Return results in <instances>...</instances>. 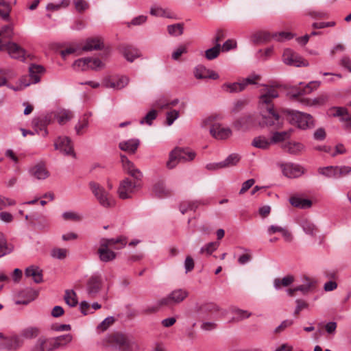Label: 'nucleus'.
Segmentation results:
<instances>
[{
  "label": "nucleus",
  "instance_id": "c9c22d12",
  "mask_svg": "<svg viewBox=\"0 0 351 351\" xmlns=\"http://www.w3.org/2000/svg\"><path fill=\"white\" fill-rule=\"evenodd\" d=\"M71 3V0H60L56 3H49L46 5V10L48 11L56 12L61 9L67 8Z\"/></svg>",
  "mask_w": 351,
  "mask_h": 351
},
{
  "label": "nucleus",
  "instance_id": "c756f323",
  "mask_svg": "<svg viewBox=\"0 0 351 351\" xmlns=\"http://www.w3.org/2000/svg\"><path fill=\"white\" fill-rule=\"evenodd\" d=\"M45 71L43 66L37 64H31L29 67V77L33 84L38 83L40 80V74Z\"/></svg>",
  "mask_w": 351,
  "mask_h": 351
},
{
  "label": "nucleus",
  "instance_id": "9d476101",
  "mask_svg": "<svg viewBox=\"0 0 351 351\" xmlns=\"http://www.w3.org/2000/svg\"><path fill=\"white\" fill-rule=\"evenodd\" d=\"M260 79V75L252 74L239 82L224 83L221 86V89L223 92L228 93H239L243 90L247 85L256 84Z\"/></svg>",
  "mask_w": 351,
  "mask_h": 351
},
{
  "label": "nucleus",
  "instance_id": "a211bd4d",
  "mask_svg": "<svg viewBox=\"0 0 351 351\" xmlns=\"http://www.w3.org/2000/svg\"><path fill=\"white\" fill-rule=\"evenodd\" d=\"M297 223L302 228L304 233L311 237H316L318 229L314 223L306 217H301L298 219Z\"/></svg>",
  "mask_w": 351,
  "mask_h": 351
},
{
  "label": "nucleus",
  "instance_id": "c85d7f7f",
  "mask_svg": "<svg viewBox=\"0 0 351 351\" xmlns=\"http://www.w3.org/2000/svg\"><path fill=\"white\" fill-rule=\"evenodd\" d=\"M139 143L140 142L138 139L132 138L120 142L119 147L123 151L130 153H134L137 149Z\"/></svg>",
  "mask_w": 351,
  "mask_h": 351
},
{
  "label": "nucleus",
  "instance_id": "b1692460",
  "mask_svg": "<svg viewBox=\"0 0 351 351\" xmlns=\"http://www.w3.org/2000/svg\"><path fill=\"white\" fill-rule=\"evenodd\" d=\"M121 50L125 58L130 62L141 56L140 51L132 45H123Z\"/></svg>",
  "mask_w": 351,
  "mask_h": 351
},
{
  "label": "nucleus",
  "instance_id": "680f3d73",
  "mask_svg": "<svg viewBox=\"0 0 351 351\" xmlns=\"http://www.w3.org/2000/svg\"><path fill=\"white\" fill-rule=\"evenodd\" d=\"M114 322L113 317H108L104 319L97 327V330L99 332L106 330Z\"/></svg>",
  "mask_w": 351,
  "mask_h": 351
},
{
  "label": "nucleus",
  "instance_id": "393cba45",
  "mask_svg": "<svg viewBox=\"0 0 351 351\" xmlns=\"http://www.w3.org/2000/svg\"><path fill=\"white\" fill-rule=\"evenodd\" d=\"M79 44L81 45V54L84 51L97 50L103 47V43L99 38H88L84 43Z\"/></svg>",
  "mask_w": 351,
  "mask_h": 351
},
{
  "label": "nucleus",
  "instance_id": "5701e85b",
  "mask_svg": "<svg viewBox=\"0 0 351 351\" xmlns=\"http://www.w3.org/2000/svg\"><path fill=\"white\" fill-rule=\"evenodd\" d=\"M91 115V112H88L80 118L74 127L77 135L82 136L86 132L90 125L89 117Z\"/></svg>",
  "mask_w": 351,
  "mask_h": 351
},
{
  "label": "nucleus",
  "instance_id": "cd10ccee",
  "mask_svg": "<svg viewBox=\"0 0 351 351\" xmlns=\"http://www.w3.org/2000/svg\"><path fill=\"white\" fill-rule=\"evenodd\" d=\"M26 277H29L33 279L36 283H40L43 281L42 270L34 265H31L25 269Z\"/></svg>",
  "mask_w": 351,
  "mask_h": 351
},
{
  "label": "nucleus",
  "instance_id": "412c9836",
  "mask_svg": "<svg viewBox=\"0 0 351 351\" xmlns=\"http://www.w3.org/2000/svg\"><path fill=\"white\" fill-rule=\"evenodd\" d=\"M7 51L11 58L14 59L24 60L25 51L23 48L14 43H5V48L2 51Z\"/></svg>",
  "mask_w": 351,
  "mask_h": 351
},
{
  "label": "nucleus",
  "instance_id": "6e6552de",
  "mask_svg": "<svg viewBox=\"0 0 351 351\" xmlns=\"http://www.w3.org/2000/svg\"><path fill=\"white\" fill-rule=\"evenodd\" d=\"M285 113L289 122L298 128L306 130L314 126L313 118L309 114L293 110H287Z\"/></svg>",
  "mask_w": 351,
  "mask_h": 351
},
{
  "label": "nucleus",
  "instance_id": "de8ad7c7",
  "mask_svg": "<svg viewBox=\"0 0 351 351\" xmlns=\"http://www.w3.org/2000/svg\"><path fill=\"white\" fill-rule=\"evenodd\" d=\"M90 58H80L74 62L73 67L77 71H86L88 69Z\"/></svg>",
  "mask_w": 351,
  "mask_h": 351
},
{
  "label": "nucleus",
  "instance_id": "0e129e2a",
  "mask_svg": "<svg viewBox=\"0 0 351 351\" xmlns=\"http://www.w3.org/2000/svg\"><path fill=\"white\" fill-rule=\"evenodd\" d=\"M12 250L7 246L5 239L0 232V258L9 254Z\"/></svg>",
  "mask_w": 351,
  "mask_h": 351
},
{
  "label": "nucleus",
  "instance_id": "2eb2a0df",
  "mask_svg": "<svg viewBox=\"0 0 351 351\" xmlns=\"http://www.w3.org/2000/svg\"><path fill=\"white\" fill-rule=\"evenodd\" d=\"M130 78L126 75H118L113 77H106L104 80V85L106 88L115 90H121L129 84Z\"/></svg>",
  "mask_w": 351,
  "mask_h": 351
},
{
  "label": "nucleus",
  "instance_id": "3c124183",
  "mask_svg": "<svg viewBox=\"0 0 351 351\" xmlns=\"http://www.w3.org/2000/svg\"><path fill=\"white\" fill-rule=\"evenodd\" d=\"M150 14L158 17L170 18L171 15L167 10L160 6H152L150 9Z\"/></svg>",
  "mask_w": 351,
  "mask_h": 351
},
{
  "label": "nucleus",
  "instance_id": "f03ea898",
  "mask_svg": "<svg viewBox=\"0 0 351 351\" xmlns=\"http://www.w3.org/2000/svg\"><path fill=\"white\" fill-rule=\"evenodd\" d=\"M121 159L125 171L134 179L132 180L126 178L121 180L119 184L117 189L119 197L121 199H127L131 198L140 187L139 181L141 180L143 175L140 170L136 169L125 156H121Z\"/></svg>",
  "mask_w": 351,
  "mask_h": 351
},
{
  "label": "nucleus",
  "instance_id": "ddd939ff",
  "mask_svg": "<svg viewBox=\"0 0 351 351\" xmlns=\"http://www.w3.org/2000/svg\"><path fill=\"white\" fill-rule=\"evenodd\" d=\"M54 147L64 155L75 157L72 141L68 136H59L54 142Z\"/></svg>",
  "mask_w": 351,
  "mask_h": 351
},
{
  "label": "nucleus",
  "instance_id": "7c9ffc66",
  "mask_svg": "<svg viewBox=\"0 0 351 351\" xmlns=\"http://www.w3.org/2000/svg\"><path fill=\"white\" fill-rule=\"evenodd\" d=\"M152 191L158 197H165L170 194V190L165 186L163 181L158 180L153 186Z\"/></svg>",
  "mask_w": 351,
  "mask_h": 351
},
{
  "label": "nucleus",
  "instance_id": "4468645a",
  "mask_svg": "<svg viewBox=\"0 0 351 351\" xmlns=\"http://www.w3.org/2000/svg\"><path fill=\"white\" fill-rule=\"evenodd\" d=\"M219 310V306L213 303L196 304L191 316L199 319H203L207 318L209 312L218 311Z\"/></svg>",
  "mask_w": 351,
  "mask_h": 351
},
{
  "label": "nucleus",
  "instance_id": "79ce46f5",
  "mask_svg": "<svg viewBox=\"0 0 351 351\" xmlns=\"http://www.w3.org/2000/svg\"><path fill=\"white\" fill-rule=\"evenodd\" d=\"M337 166H328L326 167H321L318 169L319 173L328 177L337 178Z\"/></svg>",
  "mask_w": 351,
  "mask_h": 351
},
{
  "label": "nucleus",
  "instance_id": "052dcab7",
  "mask_svg": "<svg viewBox=\"0 0 351 351\" xmlns=\"http://www.w3.org/2000/svg\"><path fill=\"white\" fill-rule=\"evenodd\" d=\"M73 3L76 11L79 13L85 12L90 7L89 3L86 0H73Z\"/></svg>",
  "mask_w": 351,
  "mask_h": 351
},
{
  "label": "nucleus",
  "instance_id": "2f4dec72",
  "mask_svg": "<svg viewBox=\"0 0 351 351\" xmlns=\"http://www.w3.org/2000/svg\"><path fill=\"white\" fill-rule=\"evenodd\" d=\"M13 34V25L12 24L3 26L0 29V50L5 48V38H10Z\"/></svg>",
  "mask_w": 351,
  "mask_h": 351
},
{
  "label": "nucleus",
  "instance_id": "e433bc0d",
  "mask_svg": "<svg viewBox=\"0 0 351 351\" xmlns=\"http://www.w3.org/2000/svg\"><path fill=\"white\" fill-rule=\"evenodd\" d=\"M72 335L70 334L63 335L56 338H53V347L57 349L68 344L72 341Z\"/></svg>",
  "mask_w": 351,
  "mask_h": 351
},
{
  "label": "nucleus",
  "instance_id": "4c0bfd02",
  "mask_svg": "<svg viewBox=\"0 0 351 351\" xmlns=\"http://www.w3.org/2000/svg\"><path fill=\"white\" fill-rule=\"evenodd\" d=\"M315 287V282L311 279L306 278L303 285L296 287L298 291L306 294L313 291Z\"/></svg>",
  "mask_w": 351,
  "mask_h": 351
},
{
  "label": "nucleus",
  "instance_id": "49530a36",
  "mask_svg": "<svg viewBox=\"0 0 351 351\" xmlns=\"http://www.w3.org/2000/svg\"><path fill=\"white\" fill-rule=\"evenodd\" d=\"M220 51L221 45L217 43L213 47L210 48L205 51V57L208 60H214L218 57Z\"/></svg>",
  "mask_w": 351,
  "mask_h": 351
},
{
  "label": "nucleus",
  "instance_id": "c03bdc74",
  "mask_svg": "<svg viewBox=\"0 0 351 351\" xmlns=\"http://www.w3.org/2000/svg\"><path fill=\"white\" fill-rule=\"evenodd\" d=\"M321 84L319 81H311L305 86L302 87L301 90H300L295 95H300L303 94H309L313 90L317 89Z\"/></svg>",
  "mask_w": 351,
  "mask_h": 351
},
{
  "label": "nucleus",
  "instance_id": "dca6fc26",
  "mask_svg": "<svg viewBox=\"0 0 351 351\" xmlns=\"http://www.w3.org/2000/svg\"><path fill=\"white\" fill-rule=\"evenodd\" d=\"M280 167L283 174L289 178H296L304 173V169L298 164L287 162L281 164Z\"/></svg>",
  "mask_w": 351,
  "mask_h": 351
},
{
  "label": "nucleus",
  "instance_id": "13d9d810",
  "mask_svg": "<svg viewBox=\"0 0 351 351\" xmlns=\"http://www.w3.org/2000/svg\"><path fill=\"white\" fill-rule=\"evenodd\" d=\"M40 330L36 327H29L23 330L22 336L25 339H32L39 335Z\"/></svg>",
  "mask_w": 351,
  "mask_h": 351
},
{
  "label": "nucleus",
  "instance_id": "f704fd0d",
  "mask_svg": "<svg viewBox=\"0 0 351 351\" xmlns=\"http://www.w3.org/2000/svg\"><path fill=\"white\" fill-rule=\"evenodd\" d=\"M293 281L294 277L291 275L286 276L282 278H275L274 280V287L276 290H279L282 287H289Z\"/></svg>",
  "mask_w": 351,
  "mask_h": 351
},
{
  "label": "nucleus",
  "instance_id": "aec40b11",
  "mask_svg": "<svg viewBox=\"0 0 351 351\" xmlns=\"http://www.w3.org/2000/svg\"><path fill=\"white\" fill-rule=\"evenodd\" d=\"M53 350H55L53 338L40 337L32 346L31 351H51Z\"/></svg>",
  "mask_w": 351,
  "mask_h": 351
},
{
  "label": "nucleus",
  "instance_id": "423d86ee",
  "mask_svg": "<svg viewBox=\"0 0 351 351\" xmlns=\"http://www.w3.org/2000/svg\"><path fill=\"white\" fill-rule=\"evenodd\" d=\"M88 186L93 195L102 207L109 208L115 206L114 197L100 184L91 181L88 183Z\"/></svg>",
  "mask_w": 351,
  "mask_h": 351
},
{
  "label": "nucleus",
  "instance_id": "1a4fd4ad",
  "mask_svg": "<svg viewBox=\"0 0 351 351\" xmlns=\"http://www.w3.org/2000/svg\"><path fill=\"white\" fill-rule=\"evenodd\" d=\"M103 290V279L100 275H93L86 284V293L89 298H96L102 296L106 299V294H101Z\"/></svg>",
  "mask_w": 351,
  "mask_h": 351
},
{
  "label": "nucleus",
  "instance_id": "f3484780",
  "mask_svg": "<svg viewBox=\"0 0 351 351\" xmlns=\"http://www.w3.org/2000/svg\"><path fill=\"white\" fill-rule=\"evenodd\" d=\"M193 74L195 77L198 80H218L219 78V75L217 72L213 70L208 69L202 64L197 65L195 67Z\"/></svg>",
  "mask_w": 351,
  "mask_h": 351
},
{
  "label": "nucleus",
  "instance_id": "864d4df0",
  "mask_svg": "<svg viewBox=\"0 0 351 351\" xmlns=\"http://www.w3.org/2000/svg\"><path fill=\"white\" fill-rule=\"evenodd\" d=\"M328 97L326 95L322 94L313 99H306V101L305 104L306 105L311 106H322V105H324L328 101Z\"/></svg>",
  "mask_w": 351,
  "mask_h": 351
},
{
  "label": "nucleus",
  "instance_id": "8fccbe9b",
  "mask_svg": "<svg viewBox=\"0 0 351 351\" xmlns=\"http://www.w3.org/2000/svg\"><path fill=\"white\" fill-rule=\"evenodd\" d=\"M293 38V34L287 32H273L272 39L278 42H283L291 40Z\"/></svg>",
  "mask_w": 351,
  "mask_h": 351
},
{
  "label": "nucleus",
  "instance_id": "6ab92c4d",
  "mask_svg": "<svg viewBox=\"0 0 351 351\" xmlns=\"http://www.w3.org/2000/svg\"><path fill=\"white\" fill-rule=\"evenodd\" d=\"M23 344V339L19 336H12L4 338L2 343H0V349H5L10 351H15L21 348Z\"/></svg>",
  "mask_w": 351,
  "mask_h": 351
},
{
  "label": "nucleus",
  "instance_id": "6e6d98bb",
  "mask_svg": "<svg viewBox=\"0 0 351 351\" xmlns=\"http://www.w3.org/2000/svg\"><path fill=\"white\" fill-rule=\"evenodd\" d=\"M198 206L197 202H184L180 205V211L185 214L188 210H195Z\"/></svg>",
  "mask_w": 351,
  "mask_h": 351
},
{
  "label": "nucleus",
  "instance_id": "58836bf2",
  "mask_svg": "<svg viewBox=\"0 0 351 351\" xmlns=\"http://www.w3.org/2000/svg\"><path fill=\"white\" fill-rule=\"evenodd\" d=\"M60 53L63 58H65L66 56L72 53L80 56L81 55V45L79 43H73L67 47L65 49L62 50Z\"/></svg>",
  "mask_w": 351,
  "mask_h": 351
},
{
  "label": "nucleus",
  "instance_id": "4be33fe9",
  "mask_svg": "<svg viewBox=\"0 0 351 351\" xmlns=\"http://www.w3.org/2000/svg\"><path fill=\"white\" fill-rule=\"evenodd\" d=\"M29 171L30 175L37 180H45L49 176V172L42 162L34 165Z\"/></svg>",
  "mask_w": 351,
  "mask_h": 351
},
{
  "label": "nucleus",
  "instance_id": "473e14b6",
  "mask_svg": "<svg viewBox=\"0 0 351 351\" xmlns=\"http://www.w3.org/2000/svg\"><path fill=\"white\" fill-rule=\"evenodd\" d=\"M176 150L178 151L177 154L178 157H180V161H191L196 156L195 152L189 148L176 147Z\"/></svg>",
  "mask_w": 351,
  "mask_h": 351
},
{
  "label": "nucleus",
  "instance_id": "ea45409f",
  "mask_svg": "<svg viewBox=\"0 0 351 351\" xmlns=\"http://www.w3.org/2000/svg\"><path fill=\"white\" fill-rule=\"evenodd\" d=\"M272 39V33L267 31H261L256 33L253 36V40L256 43H265Z\"/></svg>",
  "mask_w": 351,
  "mask_h": 351
},
{
  "label": "nucleus",
  "instance_id": "774afa93",
  "mask_svg": "<svg viewBox=\"0 0 351 351\" xmlns=\"http://www.w3.org/2000/svg\"><path fill=\"white\" fill-rule=\"evenodd\" d=\"M187 53V47L186 45H180L172 53L171 58L174 60H178L180 58L184 53Z\"/></svg>",
  "mask_w": 351,
  "mask_h": 351
},
{
  "label": "nucleus",
  "instance_id": "39448f33",
  "mask_svg": "<svg viewBox=\"0 0 351 351\" xmlns=\"http://www.w3.org/2000/svg\"><path fill=\"white\" fill-rule=\"evenodd\" d=\"M189 296V292L184 289H176L173 290L166 296L158 301V307L148 308L145 310L147 313H154L160 306H173L182 302Z\"/></svg>",
  "mask_w": 351,
  "mask_h": 351
},
{
  "label": "nucleus",
  "instance_id": "a18cd8bd",
  "mask_svg": "<svg viewBox=\"0 0 351 351\" xmlns=\"http://www.w3.org/2000/svg\"><path fill=\"white\" fill-rule=\"evenodd\" d=\"M50 254L53 258L64 260L67 256L68 250L66 248L54 247L51 250Z\"/></svg>",
  "mask_w": 351,
  "mask_h": 351
},
{
  "label": "nucleus",
  "instance_id": "bb28decb",
  "mask_svg": "<svg viewBox=\"0 0 351 351\" xmlns=\"http://www.w3.org/2000/svg\"><path fill=\"white\" fill-rule=\"evenodd\" d=\"M272 144L271 138L265 136H256L252 141L253 147L261 149H267Z\"/></svg>",
  "mask_w": 351,
  "mask_h": 351
},
{
  "label": "nucleus",
  "instance_id": "5fc2aeb1",
  "mask_svg": "<svg viewBox=\"0 0 351 351\" xmlns=\"http://www.w3.org/2000/svg\"><path fill=\"white\" fill-rule=\"evenodd\" d=\"M180 117V111L175 109H169L166 113V123L168 126L171 125Z\"/></svg>",
  "mask_w": 351,
  "mask_h": 351
},
{
  "label": "nucleus",
  "instance_id": "603ef678",
  "mask_svg": "<svg viewBox=\"0 0 351 351\" xmlns=\"http://www.w3.org/2000/svg\"><path fill=\"white\" fill-rule=\"evenodd\" d=\"M183 25L180 23L173 24L167 26V32L172 36H178L183 34Z\"/></svg>",
  "mask_w": 351,
  "mask_h": 351
},
{
  "label": "nucleus",
  "instance_id": "72a5a7b5",
  "mask_svg": "<svg viewBox=\"0 0 351 351\" xmlns=\"http://www.w3.org/2000/svg\"><path fill=\"white\" fill-rule=\"evenodd\" d=\"M290 204L297 208H307L312 206V202L307 199H303L297 196L291 197L289 199Z\"/></svg>",
  "mask_w": 351,
  "mask_h": 351
},
{
  "label": "nucleus",
  "instance_id": "9b49d317",
  "mask_svg": "<svg viewBox=\"0 0 351 351\" xmlns=\"http://www.w3.org/2000/svg\"><path fill=\"white\" fill-rule=\"evenodd\" d=\"M73 118V113L72 111L66 109H58L45 117L43 126L51 123L53 120H56L60 125H64Z\"/></svg>",
  "mask_w": 351,
  "mask_h": 351
},
{
  "label": "nucleus",
  "instance_id": "a19ab883",
  "mask_svg": "<svg viewBox=\"0 0 351 351\" xmlns=\"http://www.w3.org/2000/svg\"><path fill=\"white\" fill-rule=\"evenodd\" d=\"M177 153L178 151L176 150V148L169 153V159L166 163V166L168 169H172L175 168L179 162H180V157H178Z\"/></svg>",
  "mask_w": 351,
  "mask_h": 351
},
{
  "label": "nucleus",
  "instance_id": "338daca9",
  "mask_svg": "<svg viewBox=\"0 0 351 351\" xmlns=\"http://www.w3.org/2000/svg\"><path fill=\"white\" fill-rule=\"evenodd\" d=\"M232 312L235 314V317H233V319L237 321L247 318L251 315V313L248 311L239 308H234Z\"/></svg>",
  "mask_w": 351,
  "mask_h": 351
},
{
  "label": "nucleus",
  "instance_id": "e2e57ef3",
  "mask_svg": "<svg viewBox=\"0 0 351 351\" xmlns=\"http://www.w3.org/2000/svg\"><path fill=\"white\" fill-rule=\"evenodd\" d=\"M252 121V117L249 115L236 121L234 123V125L237 130L247 129V126H245L244 125Z\"/></svg>",
  "mask_w": 351,
  "mask_h": 351
},
{
  "label": "nucleus",
  "instance_id": "37998d69",
  "mask_svg": "<svg viewBox=\"0 0 351 351\" xmlns=\"http://www.w3.org/2000/svg\"><path fill=\"white\" fill-rule=\"evenodd\" d=\"M291 131L276 132L273 133L271 139L273 144H276L289 138Z\"/></svg>",
  "mask_w": 351,
  "mask_h": 351
},
{
  "label": "nucleus",
  "instance_id": "20e7f679",
  "mask_svg": "<svg viewBox=\"0 0 351 351\" xmlns=\"http://www.w3.org/2000/svg\"><path fill=\"white\" fill-rule=\"evenodd\" d=\"M217 116H210L204 119L202 123L203 128L209 127L210 135L217 140H225L232 136V130L230 128L216 121Z\"/></svg>",
  "mask_w": 351,
  "mask_h": 351
},
{
  "label": "nucleus",
  "instance_id": "bf43d9fd",
  "mask_svg": "<svg viewBox=\"0 0 351 351\" xmlns=\"http://www.w3.org/2000/svg\"><path fill=\"white\" fill-rule=\"evenodd\" d=\"M219 243L217 241L210 242L206 244L200 249V253H206L207 255H210L219 247Z\"/></svg>",
  "mask_w": 351,
  "mask_h": 351
},
{
  "label": "nucleus",
  "instance_id": "7ed1b4c3",
  "mask_svg": "<svg viewBox=\"0 0 351 351\" xmlns=\"http://www.w3.org/2000/svg\"><path fill=\"white\" fill-rule=\"evenodd\" d=\"M126 244V239L123 237L112 239H101L99 241V247L97 250L99 260L105 263L113 261L116 258V253L110 250V248L114 250L122 249Z\"/></svg>",
  "mask_w": 351,
  "mask_h": 351
},
{
  "label": "nucleus",
  "instance_id": "f8f14e48",
  "mask_svg": "<svg viewBox=\"0 0 351 351\" xmlns=\"http://www.w3.org/2000/svg\"><path fill=\"white\" fill-rule=\"evenodd\" d=\"M282 61L285 64L294 66H308V63L299 54L290 49H285L282 54Z\"/></svg>",
  "mask_w": 351,
  "mask_h": 351
},
{
  "label": "nucleus",
  "instance_id": "4d7b16f0",
  "mask_svg": "<svg viewBox=\"0 0 351 351\" xmlns=\"http://www.w3.org/2000/svg\"><path fill=\"white\" fill-rule=\"evenodd\" d=\"M64 300L66 303L70 306H75L77 304V300L75 293L72 290H67L65 292Z\"/></svg>",
  "mask_w": 351,
  "mask_h": 351
},
{
  "label": "nucleus",
  "instance_id": "a878e982",
  "mask_svg": "<svg viewBox=\"0 0 351 351\" xmlns=\"http://www.w3.org/2000/svg\"><path fill=\"white\" fill-rule=\"evenodd\" d=\"M282 148L287 152L293 155L300 154L305 150L304 145H303L302 143L296 141H289L285 143L282 145Z\"/></svg>",
  "mask_w": 351,
  "mask_h": 351
},
{
  "label": "nucleus",
  "instance_id": "09e8293b",
  "mask_svg": "<svg viewBox=\"0 0 351 351\" xmlns=\"http://www.w3.org/2000/svg\"><path fill=\"white\" fill-rule=\"evenodd\" d=\"M240 160V156L237 154L229 155L224 160L221 161L223 168L236 165Z\"/></svg>",
  "mask_w": 351,
  "mask_h": 351
},
{
  "label": "nucleus",
  "instance_id": "69168bd1",
  "mask_svg": "<svg viewBox=\"0 0 351 351\" xmlns=\"http://www.w3.org/2000/svg\"><path fill=\"white\" fill-rule=\"evenodd\" d=\"M157 117V112L155 110H150L143 119H142L140 121V123L141 125L143 124H147L149 125H151L152 123V121L156 119Z\"/></svg>",
  "mask_w": 351,
  "mask_h": 351
},
{
  "label": "nucleus",
  "instance_id": "f257e3e1",
  "mask_svg": "<svg viewBox=\"0 0 351 351\" xmlns=\"http://www.w3.org/2000/svg\"><path fill=\"white\" fill-rule=\"evenodd\" d=\"M279 96L276 88L264 86L260 90L258 109L261 116L260 124L262 126H273L276 129L282 127V121L274 108L273 100Z\"/></svg>",
  "mask_w": 351,
  "mask_h": 351
},
{
  "label": "nucleus",
  "instance_id": "0eeeda50",
  "mask_svg": "<svg viewBox=\"0 0 351 351\" xmlns=\"http://www.w3.org/2000/svg\"><path fill=\"white\" fill-rule=\"evenodd\" d=\"M133 341L126 335L115 333L107 336L103 340V345L118 349L119 351H133Z\"/></svg>",
  "mask_w": 351,
  "mask_h": 351
}]
</instances>
